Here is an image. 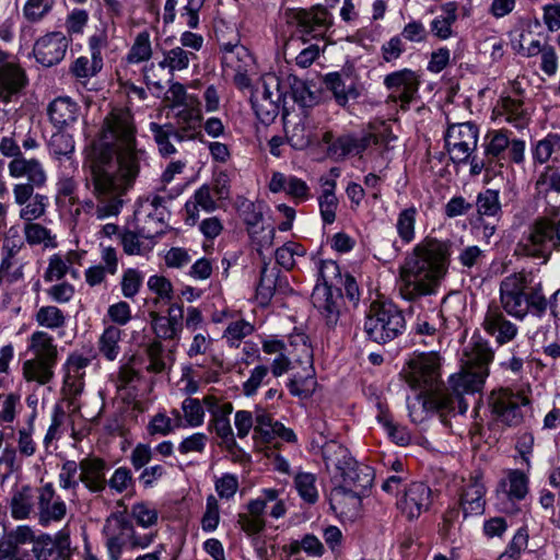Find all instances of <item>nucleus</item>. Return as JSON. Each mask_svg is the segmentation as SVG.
<instances>
[{
  "instance_id": "1",
  "label": "nucleus",
  "mask_w": 560,
  "mask_h": 560,
  "mask_svg": "<svg viewBox=\"0 0 560 560\" xmlns=\"http://www.w3.org/2000/svg\"><path fill=\"white\" fill-rule=\"evenodd\" d=\"M137 128L129 109L114 108L105 118L100 137L93 142L85 161V187L96 203L80 202L85 213L97 220L117 217L125 203L124 197L133 186L145 151L138 148Z\"/></svg>"
},
{
  "instance_id": "2",
  "label": "nucleus",
  "mask_w": 560,
  "mask_h": 560,
  "mask_svg": "<svg viewBox=\"0 0 560 560\" xmlns=\"http://www.w3.org/2000/svg\"><path fill=\"white\" fill-rule=\"evenodd\" d=\"M450 242L427 237L418 244L400 267L399 292L402 299L416 301L434 294L448 268Z\"/></svg>"
},
{
  "instance_id": "3",
  "label": "nucleus",
  "mask_w": 560,
  "mask_h": 560,
  "mask_svg": "<svg viewBox=\"0 0 560 560\" xmlns=\"http://www.w3.org/2000/svg\"><path fill=\"white\" fill-rule=\"evenodd\" d=\"M501 307L512 317L524 319L529 313L538 317L548 310L549 301L541 282H534L530 272H513L500 282Z\"/></svg>"
},
{
  "instance_id": "4",
  "label": "nucleus",
  "mask_w": 560,
  "mask_h": 560,
  "mask_svg": "<svg viewBox=\"0 0 560 560\" xmlns=\"http://www.w3.org/2000/svg\"><path fill=\"white\" fill-rule=\"evenodd\" d=\"M464 358L460 371L448 380V385L462 397L466 393H477L483 388L494 352L488 341L472 337L464 351Z\"/></svg>"
},
{
  "instance_id": "5",
  "label": "nucleus",
  "mask_w": 560,
  "mask_h": 560,
  "mask_svg": "<svg viewBox=\"0 0 560 560\" xmlns=\"http://www.w3.org/2000/svg\"><path fill=\"white\" fill-rule=\"evenodd\" d=\"M518 246L525 256L547 262L553 252H560V218L535 219L528 225Z\"/></svg>"
},
{
  "instance_id": "6",
  "label": "nucleus",
  "mask_w": 560,
  "mask_h": 560,
  "mask_svg": "<svg viewBox=\"0 0 560 560\" xmlns=\"http://www.w3.org/2000/svg\"><path fill=\"white\" fill-rule=\"evenodd\" d=\"M406 320L402 312L392 303H373L363 329L368 338L376 343H386L404 332Z\"/></svg>"
},
{
  "instance_id": "7",
  "label": "nucleus",
  "mask_w": 560,
  "mask_h": 560,
  "mask_svg": "<svg viewBox=\"0 0 560 560\" xmlns=\"http://www.w3.org/2000/svg\"><path fill=\"white\" fill-rule=\"evenodd\" d=\"M488 404L497 421L509 427H516L523 421L522 407L529 404L522 392L500 387L490 393Z\"/></svg>"
},
{
  "instance_id": "8",
  "label": "nucleus",
  "mask_w": 560,
  "mask_h": 560,
  "mask_svg": "<svg viewBox=\"0 0 560 560\" xmlns=\"http://www.w3.org/2000/svg\"><path fill=\"white\" fill-rule=\"evenodd\" d=\"M9 174L13 178L26 177V183L16 184L13 186L14 200H25L35 188L43 187L47 182L46 172L42 163L36 159H25L21 155L13 159L9 165Z\"/></svg>"
},
{
  "instance_id": "9",
  "label": "nucleus",
  "mask_w": 560,
  "mask_h": 560,
  "mask_svg": "<svg viewBox=\"0 0 560 560\" xmlns=\"http://www.w3.org/2000/svg\"><path fill=\"white\" fill-rule=\"evenodd\" d=\"M340 476L342 481L340 485L332 488V500L340 503L342 495H345L343 493H346L345 489H348L352 493L350 503L352 506H357L358 494H365L373 483V469L353 459L340 471Z\"/></svg>"
},
{
  "instance_id": "10",
  "label": "nucleus",
  "mask_w": 560,
  "mask_h": 560,
  "mask_svg": "<svg viewBox=\"0 0 560 560\" xmlns=\"http://www.w3.org/2000/svg\"><path fill=\"white\" fill-rule=\"evenodd\" d=\"M420 398L423 409L436 413L444 424L448 423V418L464 415L468 408L465 398L451 386L441 385L429 394H421Z\"/></svg>"
},
{
  "instance_id": "11",
  "label": "nucleus",
  "mask_w": 560,
  "mask_h": 560,
  "mask_svg": "<svg viewBox=\"0 0 560 560\" xmlns=\"http://www.w3.org/2000/svg\"><path fill=\"white\" fill-rule=\"evenodd\" d=\"M440 362L435 354H422L409 362L406 382L413 389L429 394L442 385L440 381Z\"/></svg>"
},
{
  "instance_id": "12",
  "label": "nucleus",
  "mask_w": 560,
  "mask_h": 560,
  "mask_svg": "<svg viewBox=\"0 0 560 560\" xmlns=\"http://www.w3.org/2000/svg\"><path fill=\"white\" fill-rule=\"evenodd\" d=\"M513 163L520 164L524 161L525 142L523 140H510L506 130L489 131L485 138V156L488 162L499 163L505 159V153Z\"/></svg>"
},
{
  "instance_id": "13",
  "label": "nucleus",
  "mask_w": 560,
  "mask_h": 560,
  "mask_svg": "<svg viewBox=\"0 0 560 560\" xmlns=\"http://www.w3.org/2000/svg\"><path fill=\"white\" fill-rule=\"evenodd\" d=\"M478 129L470 122L451 126L445 135V145L454 163H465L476 150Z\"/></svg>"
},
{
  "instance_id": "14",
  "label": "nucleus",
  "mask_w": 560,
  "mask_h": 560,
  "mask_svg": "<svg viewBox=\"0 0 560 560\" xmlns=\"http://www.w3.org/2000/svg\"><path fill=\"white\" fill-rule=\"evenodd\" d=\"M384 85L389 91L388 98L393 102L399 101L401 108L407 109L418 91L419 80L416 72L402 69L387 74Z\"/></svg>"
},
{
  "instance_id": "15",
  "label": "nucleus",
  "mask_w": 560,
  "mask_h": 560,
  "mask_svg": "<svg viewBox=\"0 0 560 560\" xmlns=\"http://www.w3.org/2000/svg\"><path fill=\"white\" fill-rule=\"evenodd\" d=\"M133 525L122 512L113 513L105 523L104 534L110 560H119L122 548L130 541Z\"/></svg>"
},
{
  "instance_id": "16",
  "label": "nucleus",
  "mask_w": 560,
  "mask_h": 560,
  "mask_svg": "<svg viewBox=\"0 0 560 560\" xmlns=\"http://www.w3.org/2000/svg\"><path fill=\"white\" fill-rule=\"evenodd\" d=\"M341 288L315 287L312 293V303L322 315L326 326L335 329L341 318Z\"/></svg>"
},
{
  "instance_id": "17",
  "label": "nucleus",
  "mask_w": 560,
  "mask_h": 560,
  "mask_svg": "<svg viewBox=\"0 0 560 560\" xmlns=\"http://www.w3.org/2000/svg\"><path fill=\"white\" fill-rule=\"evenodd\" d=\"M28 84L26 71L11 61L0 68V103L18 102Z\"/></svg>"
},
{
  "instance_id": "18",
  "label": "nucleus",
  "mask_w": 560,
  "mask_h": 560,
  "mask_svg": "<svg viewBox=\"0 0 560 560\" xmlns=\"http://www.w3.org/2000/svg\"><path fill=\"white\" fill-rule=\"evenodd\" d=\"M69 39L62 32H51L36 40L34 56L40 65L52 67L66 56Z\"/></svg>"
},
{
  "instance_id": "19",
  "label": "nucleus",
  "mask_w": 560,
  "mask_h": 560,
  "mask_svg": "<svg viewBox=\"0 0 560 560\" xmlns=\"http://www.w3.org/2000/svg\"><path fill=\"white\" fill-rule=\"evenodd\" d=\"M431 504V489L423 482H412L405 490L404 495L397 502L400 512L408 520H415L429 509Z\"/></svg>"
},
{
  "instance_id": "20",
  "label": "nucleus",
  "mask_w": 560,
  "mask_h": 560,
  "mask_svg": "<svg viewBox=\"0 0 560 560\" xmlns=\"http://www.w3.org/2000/svg\"><path fill=\"white\" fill-rule=\"evenodd\" d=\"M67 513L65 501L56 495L51 483H47L39 489L37 497V516L38 522L43 526H47L51 522L61 521Z\"/></svg>"
},
{
  "instance_id": "21",
  "label": "nucleus",
  "mask_w": 560,
  "mask_h": 560,
  "mask_svg": "<svg viewBox=\"0 0 560 560\" xmlns=\"http://www.w3.org/2000/svg\"><path fill=\"white\" fill-rule=\"evenodd\" d=\"M482 327L490 336L494 337L499 345H505L513 340L518 330L515 324L506 319L498 305H489Z\"/></svg>"
},
{
  "instance_id": "22",
  "label": "nucleus",
  "mask_w": 560,
  "mask_h": 560,
  "mask_svg": "<svg viewBox=\"0 0 560 560\" xmlns=\"http://www.w3.org/2000/svg\"><path fill=\"white\" fill-rule=\"evenodd\" d=\"M278 88V101L288 95L302 107H311L317 103L318 96L312 90L314 85L299 79L295 75H289L284 83H280L278 78H272Z\"/></svg>"
},
{
  "instance_id": "23",
  "label": "nucleus",
  "mask_w": 560,
  "mask_h": 560,
  "mask_svg": "<svg viewBox=\"0 0 560 560\" xmlns=\"http://www.w3.org/2000/svg\"><path fill=\"white\" fill-rule=\"evenodd\" d=\"M293 20L303 33L314 37L322 36L331 25L329 13L323 5H315L310 10H296Z\"/></svg>"
},
{
  "instance_id": "24",
  "label": "nucleus",
  "mask_w": 560,
  "mask_h": 560,
  "mask_svg": "<svg viewBox=\"0 0 560 560\" xmlns=\"http://www.w3.org/2000/svg\"><path fill=\"white\" fill-rule=\"evenodd\" d=\"M201 113L198 107L188 105L175 114V141L194 139L201 127Z\"/></svg>"
},
{
  "instance_id": "25",
  "label": "nucleus",
  "mask_w": 560,
  "mask_h": 560,
  "mask_svg": "<svg viewBox=\"0 0 560 560\" xmlns=\"http://www.w3.org/2000/svg\"><path fill=\"white\" fill-rule=\"evenodd\" d=\"M79 479L92 492H101L105 489L107 480L105 478L106 463L97 457H86L79 463Z\"/></svg>"
},
{
  "instance_id": "26",
  "label": "nucleus",
  "mask_w": 560,
  "mask_h": 560,
  "mask_svg": "<svg viewBox=\"0 0 560 560\" xmlns=\"http://www.w3.org/2000/svg\"><path fill=\"white\" fill-rule=\"evenodd\" d=\"M485 493L486 489L479 477H470L460 497V508L464 518L468 515H477L483 512Z\"/></svg>"
},
{
  "instance_id": "27",
  "label": "nucleus",
  "mask_w": 560,
  "mask_h": 560,
  "mask_svg": "<svg viewBox=\"0 0 560 560\" xmlns=\"http://www.w3.org/2000/svg\"><path fill=\"white\" fill-rule=\"evenodd\" d=\"M325 85L331 91L338 105L346 106L350 100L359 96V92L353 78L341 75L338 72L328 73L325 77Z\"/></svg>"
},
{
  "instance_id": "28",
  "label": "nucleus",
  "mask_w": 560,
  "mask_h": 560,
  "mask_svg": "<svg viewBox=\"0 0 560 560\" xmlns=\"http://www.w3.org/2000/svg\"><path fill=\"white\" fill-rule=\"evenodd\" d=\"M222 66L224 71H248L253 59L246 47L240 44L226 43L222 47Z\"/></svg>"
},
{
  "instance_id": "29",
  "label": "nucleus",
  "mask_w": 560,
  "mask_h": 560,
  "mask_svg": "<svg viewBox=\"0 0 560 560\" xmlns=\"http://www.w3.org/2000/svg\"><path fill=\"white\" fill-rule=\"evenodd\" d=\"M78 109L69 97H57L48 106V116L52 125L61 129L77 120Z\"/></svg>"
},
{
  "instance_id": "30",
  "label": "nucleus",
  "mask_w": 560,
  "mask_h": 560,
  "mask_svg": "<svg viewBox=\"0 0 560 560\" xmlns=\"http://www.w3.org/2000/svg\"><path fill=\"white\" fill-rule=\"evenodd\" d=\"M28 350L33 352L32 360L57 364L58 350L54 338L45 331H35L30 338Z\"/></svg>"
},
{
  "instance_id": "31",
  "label": "nucleus",
  "mask_w": 560,
  "mask_h": 560,
  "mask_svg": "<svg viewBox=\"0 0 560 560\" xmlns=\"http://www.w3.org/2000/svg\"><path fill=\"white\" fill-rule=\"evenodd\" d=\"M371 145V138L358 139L350 135L337 138L328 147V154L337 160L345 159L349 154H360Z\"/></svg>"
},
{
  "instance_id": "32",
  "label": "nucleus",
  "mask_w": 560,
  "mask_h": 560,
  "mask_svg": "<svg viewBox=\"0 0 560 560\" xmlns=\"http://www.w3.org/2000/svg\"><path fill=\"white\" fill-rule=\"evenodd\" d=\"M233 411V405L231 402H223L219 410L215 409L211 415L212 419L209 422V429H213L219 438L228 446L235 445V439L233 430L230 423L229 416Z\"/></svg>"
},
{
  "instance_id": "33",
  "label": "nucleus",
  "mask_w": 560,
  "mask_h": 560,
  "mask_svg": "<svg viewBox=\"0 0 560 560\" xmlns=\"http://www.w3.org/2000/svg\"><path fill=\"white\" fill-rule=\"evenodd\" d=\"M287 141L295 150H304L318 141L316 128L307 120H301L287 130Z\"/></svg>"
},
{
  "instance_id": "34",
  "label": "nucleus",
  "mask_w": 560,
  "mask_h": 560,
  "mask_svg": "<svg viewBox=\"0 0 560 560\" xmlns=\"http://www.w3.org/2000/svg\"><path fill=\"white\" fill-rule=\"evenodd\" d=\"M34 490L31 486L24 485L16 489L10 502L12 517L15 520L28 518L34 511Z\"/></svg>"
},
{
  "instance_id": "35",
  "label": "nucleus",
  "mask_w": 560,
  "mask_h": 560,
  "mask_svg": "<svg viewBox=\"0 0 560 560\" xmlns=\"http://www.w3.org/2000/svg\"><path fill=\"white\" fill-rule=\"evenodd\" d=\"M56 364L28 359L22 365L23 377L26 382H34L39 386L49 384L54 376Z\"/></svg>"
},
{
  "instance_id": "36",
  "label": "nucleus",
  "mask_w": 560,
  "mask_h": 560,
  "mask_svg": "<svg viewBox=\"0 0 560 560\" xmlns=\"http://www.w3.org/2000/svg\"><path fill=\"white\" fill-rule=\"evenodd\" d=\"M323 190L318 197L320 215L326 224H331L336 220V211L338 208V198L336 197V182L334 179H325Z\"/></svg>"
},
{
  "instance_id": "37",
  "label": "nucleus",
  "mask_w": 560,
  "mask_h": 560,
  "mask_svg": "<svg viewBox=\"0 0 560 560\" xmlns=\"http://www.w3.org/2000/svg\"><path fill=\"white\" fill-rule=\"evenodd\" d=\"M16 205L22 206L20 210V218L26 222L34 221L43 217L49 203V199L46 195L35 194L32 191L27 199L14 200Z\"/></svg>"
},
{
  "instance_id": "38",
  "label": "nucleus",
  "mask_w": 560,
  "mask_h": 560,
  "mask_svg": "<svg viewBox=\"0 0 560 560\" xmlns=\"http://www.w3.org/2000/svg\"><path fill=\"white\" fill-rule=\"evenodd\" d=\"M323 458L327 468L334 467L339 472L348 465L350 460H353L349 454L348 448L336 443L328 442L323 446Z\"/></svg>"
},
{
  "instance_id": "39",
  "label": "nucleus",
  "mask_w": 560,
  "mask_h": 560,
  "mask_svg": "<svg viewBox=\"0 0 560 560\" xmlns=\"http://www.w3.org/2000/svg\"><path fill=\"white\" fill-rule=\"evenodd\" d=\"M236 208L247 226L249 234L258 233L259 223L262 221V211L260 205H256L246 198H240L236 201Z\"/></svg>"
},
{
  "instance_id": "40",
  "label": "nucleus",
  "mask_w": 560,
  "mask_h": 560,
  "mask_svg": "<svg viewBox=\"0 0 560 560\" xmlns=\"http://www.w3.org/2000/svg\"><path fill=\"white\" fill-rule=\"evenodd\" d=\"M150 130L153 133L159 152L163 156H170L176 152L174 144L171 142V138L175 140L176 133L173 124L159 125L156 122H151Z\"/></svg>"
},
{
  "instance_id": "41",
  "label": "nucleus",
  "mask_w": 560,
  "mask_h": 560,
  "mask_svg": "<svg viewBox=\"0 0 560 560\" xmlns=\"http://www.w3.org/2000/svg\"><path fill=\"white\" fill-rule=\"evenodd\" d=\"M192 58H196L195 52L177 46L164 52V58L159 66L163 69L167 68L170 72L180 71L188 68Z\"/></svg>"
},
{
  "instance_id": "42",
  "label": "nucleus",
  "mask_w": 560,
  "mask_h": 560,
  "mask_svg": "<svg viewBox=\"0 0 560 560\" xmlns=\"http://www.w3.org/2000/svg\"><path fill=\"white\" fill-rule=\"evenodd\" d=\"M121 338V330L116 326L107 327L102 334L98 342L100 352L109 361H114L119 352V341Z\"/></svg>"
},
{
  "instance_id": "43",
  "label": "nucleus",
  "mask_w": 560,
  "mask_h": 560,
  "mask_svg": "<svg viewBox=\"0 0 560 560\" xmlns=\"http://www.w3.org/2000/svg\"><path fill=\"white\" fill-rule=\"evenodd\" d=\"M476 209L479 219L482 217H497L501 213V203L499 191L494 189H486L478 194L476 199Z\"/></svg>"
},
{
  "instance_id": "44",
  "label": "nucleus",
  "mask_w": 560,
  "mask_h": 560,
  "mask_svg": "<svg viewBox=\"0 0 560 560\" xmlns=\"http://www.w3.org/2000/svg\"><path fill=\"white\" fill-rule=\"evenodd\" d=\"M294 486L299 495L308 504H314L318 500V490L316 487V476L311 472H299L294 477Z\"/></svg>"
},
{
  "instance_id": "45",
  "label": "nucleus",
  "mask_w": 560,
  "mask_h": 560,
  "mask_svg": "<svg viewBox=\"0 0 560 560\" xmlns=\"http://www.w3.org/2000/svg\"><path fill=\"white\" fill-rule=\"evenodd\" d=\"M25 240L30 245L44 244L45 247H55V236L51 235L50 230L39 223L33 221L27 222L24 226Z\"/></svg>"
},
{
  "instance_id": "46",
  "label": "nucleus",
  "mask_w": 560,
  "mask_h": 560,
  "mask_svg": "<svg viewBox=\"0 0 560 560\" xmlns=\"http://www.w3.org/2000/svg\"><path fill=\"white\" fill-rule=\"evenodd\" d=\"M103 58L81 56L71 66V73L77 79H90L95 77L103 69Z\"/></svg>"
},
{
  "instance_id": "47",
  "label": "nucleus",
  "mask_w": 560,
  "mask_h": 560,
  "mask_svg": "<svg viewBox=\"0 0 560 560\" xmlns=\"http://www.w3.org/2000/svg\"><path fill=\"white\" fill-rule=\"evenodd\" d=\"M151 56L152 47L150 34L144 31L136 36L135 43L127 55V61L130 63H139L149 60Z\"/></svg>"
},
{
  "instance_id": "48",
  "label": "nucleus",
  "mask_w": 560,
  "mask_h": 560,
  "mask_svg": "<svg viewBox=\"0 0 560 560\" xmlns=\"http://www.w3.org/2000/svg\"><path fill=\"white\" fill-rule=\"evenodd\" d=\"M318 276L322 283L315 287H328L329 289L340 288L339 283L342 282L341 271L339 266L334 260H320L318 265Z\"/></svg>"
},
{
  "instance_id": "49",
  "label": "nucleus",
  "mask_w": 560,
  "mask_h": 560,
  "mask_svg": "<svg viewBox=\"0 0 560 560\" xmlns=\"http://www.w3.org/2000/svg\"><path fill=\"white\" fill-rule=\"evenodd\" d=\"M305 248L295 242H288L276 250L277 262L287 270L295 266V257H303Z\"/></svg>"
},
{
  "instance_id": "50",
  "label": "nucleus",
  "mask_w": 560,
  "mask_h": 560,
  "mask_svg": "<svg viewBox=\"0 0 560 560\" xmlns=\"http://www.w3.org/2000/svg\"><path fill=\"white\" fill-rule=\"evenodd\" d=\"M54 4L55 0H27L23 7V15L28 22H39L52 10Z\"/></svg>"
},
{
  "instance_id": "51",
  "label": "nucleus",
  "mask_w": 560,
  "mask_h": 560,
  "mask_svg": "<svg viewBox=\"0 0 560 560\" xmlns=\"http://www.w3.org/2000/svg\"><path fill=\"white\" fill-rule=\"evenodd\" d=\"M417 210L408 208L402 210L397 219L396 229L399 237L405 243H410L415 238V223Z\"/></svg>"
},
{
  "instance_id": "52",
  "label": "nucleus",
  "mask_w": 560,
  "mask_h": 560,
  "mask_svg": "<svg viewBox=\"0 0 560 560\" xmlns=\"http://www.w3.org/2000/svg\"><path fill=\"white\" fill-rule=\"evenodd\" d=\"M527 544V530L526 528L521 527L513 536L505 551L498 557V560H518L522 551L526 549Z\"/></svg>"
},
{
  "instance_id": "53",
  "label": "nucleus",
  "mask_w": 560,
  "mask_h": 560,
  "mask_svg": "<svg viewBox=\"0 0 560 560\" xmlns=\"http://www.w3.org/2000/svg\"><path fill=\"white\" fill-rule=\"evenodd\" d=\"M38 325L56 329L65 325L66 317L61 310L56 306H43L36 313Z\"/></svg>"
},
{
  "instance_id": "54",
  "label": "nucleus",
  "mask_w": 560,
  "mask_h": 560,
  "mask_svg": "<svg viewBox=\"0 0 560 560\" xmlns=\"http://www.w3.org/2000/svg\"><path fill=\"white\" fill-rule=\"evenodd\" d=\"M527 483V477L523 471L517 469L511 470L508 476V497L512 500L524 499L528 491Z\"/></svg>"
},
{
  "instance_id": "55",
  "label": "nucleus",
  "mask_w": 560,
  "mask_h": 560,
  "mask_svg": "<svg viewBox=\"0 0 560 560\" xmlns=\"http://www.w3.org/2000/svg\"><path fill=\"white\" fill-rule=\"evenodd\" d=\"M182 409L188 425L199 427L203 423L205 410L199 399L187 397L182 404Z\"/></svg>"
},
{
  "instance_id": "56",
  "label": "nucleus",
  "mask_w": 560,
  "mask_h": 560,
  "mask_svg": "<svg viewBox=\"0 0 560 560\" xmlns=\"http://www.w3.org/2000/svg\"><path fill=\"white\" fill-rule=\"evenodd\" d=\"M276 290V273L269 271L267 265H265L260 271V280L257 285L256 292L257 298L261 304H267Z\"/></svg>"
},
{
  "instance_id": "57",
  "label": "nucleus",
  "mask_w": 560,
  "mask_h": 560,
  "mask_svg": "<svg viewBox=\"0 0 560 560\" xmlns=\"http://www.w3.org/2000/svg\"><path fill=\"white\" fill-rule=\"evenodd\" d=\"M142 281H143V276L139 270L133 269V268L127 269L124 272L121 282H120L121 292H122L124 296L127 299H133L138 294L140 288L142 285Z\"/></svg>"
},
{
  "instance_id": "58",
  "label": "nucleus",
  "mask_w": 560,
  "mask_h": 560,
  "mask_svg": "<svg viewBox=\"0 0 560 560\" xmlns=\"http://www.w3.org/2000/svg\"><path fill=\"white\" fill-rule=\"evenodd\" d=\"M131 516L138 525L142 527H151L158 523L159 513L145 502L136 503L131 508Z\"/></svg>"
},
{
  "instance_id": "59",
  "label": "nucleus",
  "mask_w": 560,
  "mask_h": 560,
  "mask_svg": "<svg viewBox=\"0 0 560 560\" xmlns=\"http://www.w3.org/2000/svg\"><path fill=\"white\" fill-rule=\"evenodd\" d=\"M49 150L56 158L70 156L74 151L73 138L67 133H55L49 141Z\"/></svg>"
},
{
  "instance_id": "60",
  "label": "nucleus",
  "mask_w": 560,
  "mask_h": 560,
  "mask_svg": "<svg viewBox=\"0 0 560 560\" xmlns=\"http://www.w3.org/2000/svg\"><path fill=\"white\" fill-rule=\"evenodd\" d=\"M220 522V509L218 500L213 494L208 495L206 503V512L201 518V527L205 532H213Z\"/></svg>"
},
{
  "instance_id": "61",
  "label": "nucleus",
  "mask_w": 560,
  "mask_h": 560,
  "mask_svg": "<svg viewBox=\"0 0 560 560\" xmlns=\"http://www.w3.org/2000/svg\"><path fill=\"white\" fill-rule=\"evenodd\" d=\"M269 374V368L267 365H257L250 372V375L246 382L243 383V393L245 396H253L257 393L261 384H267L266 378Z\"/></svg>"
},
{
  "instance_id": "62",
  "label": "nucleus",
  "mask_w": 560,
  "mask_h": 560,
  "mask_svg": "<svg viewBox=\"0 0 560 560\" xmlns=\"http://www.w3.org/2000/svg\"><path fill=\"white\" fill-rule=\"evenodd\" d=\"M16 444L15 450L21 457H32L35 455L37 445L32 436V425L18 431Z\"/></svg>"
},
{
  "instance_id": "63",
  "label": "nucleus",
  "mask_w": 560,
  "mask_h": 560,
  "mask_svg": "<svg viewBox=\"0 0 560 560\" xmlns=\"http://www.w3.org/2000/svg\"><path fill=\"white\" fill-rule=\"evenodd\" d=\"M108 486L121 493L133 486L135 480L132 478L131 470L127 467H118L110 479L107 481Z\"/></svg>"
},
{
  "instance_id": "64",
  "label": "nucleus",
  "mask_w": 560,
  "mask_h": 560,
  "mask_svg": "<svg viewBox=\"0 0 560 560\" xmlns=\"http://www.w3.org/2000/svg\"><path fill=\"white\" fill-rule=\"evenodd\" d=\"M57 544L49 535H42L34 540L32 552L36 560H49L56 549Z\"/></svg>"
}]
</instances>
